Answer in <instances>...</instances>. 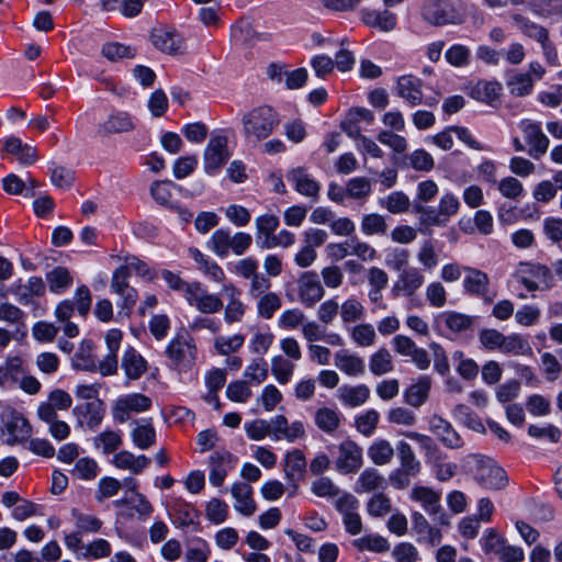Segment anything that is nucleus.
<instances>
[{
	"label": "nucleus",
	"instance_id": "c03bdc74",
	"mask_svg": "<svg viewBox=\"0 0 562 562\" xmlns=\"http://www.w3.org/2000/svg\"><path fill=\"white\" fill-rule=\"evenodd\" d=\"M396 448L404 474L406 476H416L420 472L422 465L412 447L406 441H400Z\"/></svg>",
	"mask_w": 562,
	"mask_h": 562
},
{
	"label": "nucleus",
	"instance_id": "58836bf2",
	"mask_svg": "<svg viewBox=\"0 0 562 562\" xmlns=\"http://www.w3.org/2000/svg\"><path fill=\"white\" fill-rule=\"evenodd\" d=\"M431 387V379L427 375L418 378L404 393L405 402L413 406H422L428 398Z\"/></svg>",
	"mask_w": 562,
	"mask_h": 562
},
{
	"label": "nucleus",
	"instance_id": "c9c22d12",
	"mask_svg": "<svg viewBox=\"0 0 562 562\" xmlns=\"http://www.w3.org/2000/svg\"><path fill=\"white\" fill-rule=\"evenodd\" d=\"M189 255L198 265V269L202 271L206 277L215 282L224 281L225 273L223 269L212 258L202 254L196 248H190Z\"/></svg>",
	"mask_w": 562,
	"mask_h": 562
},
{
	"label": "nucleus",
	"instance_id": "4468645a",
	"mask_svg": "<svg viewBox=\"0 0 562 562\" xmlns=\"http://www.w3.org/2000/svg\"><path fill=\"white\" fill-rule=\"evenodd\" d=\"M187 302L203 314H215L223 307V301L216 294L209 293L200 283L187 286Z\"/></svg>",
	"mask_w": 562,
	"mask_h": 562
},
{
	"label": "nucleus",
	"instance_id": "c85d7f7f",
	"mask_svg": "<svg viewBox=\"0 0 562 562\" xmlns=\"http://www.w3.org/2000/svg\"><path fill=\"white\" fill-rule=\"evenodd\" d=\"M126 483L130 485L131 491L133 492V495L130 497H123L121 499H116L114 502L115 507H122V506H130L132 509H134L139 517H148L154 512L153 505L147 501V498L136 492L137 483L135 480L130 479L126 480Z\"/></svg>",
	"mask_w": 562,
	"mask_h": 562
},
{
	"label": "nucleus",
	"instance_id": "423d86ee",
	"mask_svg": "<svg viewBox=\"0 0 562 562\" xmlns=\"http://www.w3.org/2000/svg\"><path fill=\"white\" fill-rule=\"evenodd\" d=\"M166 355L177 368H190L195 360L196 348L189 333L178 331L168 344Z\"/></svg>",
	"mask_w": 562,
	"mask_h": 562
},
{
	"label": "nucleus",
	"instance_id": "7ed1b4c3",
	"mask_svg": "<svg viewBox=\"0 0 562 562\" xmlns=\"http://www.w3.org/2000/svg\"><path fill=\"white\" fill-rule=\"evenodd\" d=\"M465 462L475 482L486 490H501L507 484L505 471L491 458L470 454Z\"/></svg>",
	"mask_w": 562,
	"mask_h": 562
},
{
	"label": "nucleus",
	"instance_id": "9b49d317",
	"mask_svg": "<svg viewBox=\"0 0 562 562\" xmlns=\"http://www.w3.org/2000/svg\"><path fill=\"white\" fill-rule=\"evenodd\" d=\"M363 464V451L352 440H345L338 445V454L335 468L341 474L357 473Z\"/></svg>",
	"mask_w": 562,
	"mask_h": 562
},
{
	"label": "nucleus",
	"instance_id": "2eb2a0df",
	"mask_svg": "<svg viewBox=\"0 0 562 562\" xmlns=\"http://www.w3.org/2000/svg\"><path fill=\"white\" fill-rule=\"evenodd\" d=\"M151 400L140 393H132L116 400L113 407L114 419L125 423L132 413H143L150 408Z\"/></svg>",
	"mask_w": 562,
	"mask_h": 562
},
{
	"label": "nucleus",
	"instance_id": "bb28decb",
	"mask_svg": "<svg viewBox=\"0 0 562 562\" xmlns=\"http://www.w3.org/2000/svg\"><path fill=\"white\" fill-rule=\"evenodd\" d=\"M11 291L21 304L27 305L33 297L44 295L46 284L41 277H30L25 283H14Z\"/></svg>",
	"mask_w": 562,
	"mask_h": 562
},
{
	"label": "nucleus",
	"instance_id": "cd10ccee",
	"mask_svg": "<svg viewBox=\"0 0 562 562\" xmlns=\"http://www.w3.org/2000/svg\"><path fill=\"white\" fill-rule=\"evenodd\" d=\"M121 367L127 381H136L147 371L148 363L133 347H128L121 359Z\"/></svg>",
	"mask_w": 562,
	"mask_h": 562
},
{
	"label": "nucleus",
	"instance_id": "338daca9",
	"mask_svg": "<svg viewBox=\"0 0 562 562\" xmlns=\"http://www.w3.org/2000/svg\"><path fill=\"white\" fill-rule=\"evenodd\" d=\"M95 446L101 448L103 453L114 452L122 445V435L120 431L105 430L99 434L94 439Z\"/></svg>",
	"mask_w": 562,
	"mask_h": 562
},
{
	"label": "nucleus",
	"instance_id": "473e14b6",
	"mask_svg": "<svg viewBox=\"0 0 562 562\" xmlns=\"http://www.w3.org/2000/svg\"><path fill=\"white\" fill-rule=\"evenodd\" d=\"M288 180L295 190L306 196L317 198L319 184L303 168H296L289 172Z\"/></svg>",
	"mask_w": 562,
	"mask_h": 562
},
{
	"label": "nucleus",
	"instance_id": "6ab92c4d",
	"mask_svg": "<svg viewBox=\"0 0 562 562\" xmlns=\"http://www.w3.org/2000/svg\"><path fill=\"white\" fill-rule=\"evenodd\" d=\"M431 432L440 440V442L449 449H460L463 440L453 426L439 415H434L429 420Z\"/></svg>",
	"mask_w": 562,
	"mask_h": 562
},
{
	"label": "nucleus",
	"instance_id": "7c9ffc66",
	"mask_svg": "<svg viewBox=\"0 0 562 562\" xmlns=\"http://www.w3.org/2000/svg\"><path fill=\"white\" fill-rule=\"evenodd\" d=\"M335 367L349 376H358L364 372V361L356 353H351L346 349L335 352Z\"/></svg>",
	"mask_w": 562,
	"mask_h": 562
},
{
	"label": "nucleus",
	"instance_id": "5701e85b",
	"mask_svg": "<svg viewBox=\"0 0 562 562\" xmlns=\"http://www.w3.org/2000/svg\"><path fill=\"white\" fill-rule=\"evenodd\" d=\"M252 493V487L246 482H235L231 487V494L235 501L234 508L243 516H251L257 510Z\"/></svg>",
	"mask_w": 562,
	"mask_h": 562
},
{
	"label": "nucleus",
	"instance_id": "e433bc0d",
	"mask_svg": "<svg viewBox=\"0 0 562 562\" xmlns=\"http://www.w3.org/2000/svg\"><path fill=\"white\" fill-rule=\"evenodd\" d=\"M306 471V458L300 449H292L284 456L283 472L289 481L303 477Z\"/></svg>",
	"mask_w": 562,
	"mask_h": 562
},
{
	"label": "nucleus",
	"instance_id": "2f4dec72",
	"mask_svg": "<svg viewBox=\"0 0 562 562\" xmlns=\"http://www.w3.org/2000/svg\"><path fill=\"white\" fill-rule=\"evenodd\" d=\"M361 21L367 26L378 29L382 32H390L396 26V15L389 10H362Z\"/></svg>",
	"mask_w": 562,
	"mask_h": 562
},
{
	"label": "nucleus",
	"instance_id": "e2e57ef3",
	"mask_svg": "<svg viewBox=\"0 0 562 562\" xmlns=\"http://www.w3.org/2000/svg\"><path fill=\"white\" fill-rule=\"evenodd\" d=\"M271 371L280 384H286L293 375L294 364L281 356H276L271 360Z\"/></svg>",
	"mask_w": 562,
	"mask_h": 562
},
{
	"label": "nucleus",
	"instance_id": "72a5a7b5",
	"mask_svg": "<svg viewBox=\"0 0 562 562\" xmlns=\"http://www.w3.org/2000/svg\"><path fill=\"white\" fill-rule=\"evenodd\" d=\"M112 463L117 469L128 470L134 474H139L149 465L150 460L144 454L134 456L127 450H122L113 456Z\"/></svg>",
	"mask_w": 562,
	"mask_h": 562
},
{
	"label": "nucleus",
	"instance_id": "13d9d810",
	"mask_svg": "<svg viewBox=\"0 0 562 562\" xmlns=\"http://www.w3.org/2000/svg\"><path fill=\"white\" fill-rule=\"evenodd\" d=\"M211 555L210 544L202 538H195L186 550L187 562H207Z\"/></svg>",
	"mask_w": 562,
	"mask_h": 562
},
{
	"label": "nucleus",
	"instance_id": "bf43d9fd",
	"mask_svg": "<svg viewBox=\"0 0 562 562\" xmlns=\"http://www.w3.org/2000/svg\"><path fill=\"white\" fill-rule=\"evenodd\" d=\"M280 296L274 292H268L258 297L257 312L265 319H270L274 313L281 307Z\"/></svg>",
	"mask_w": 562,
	"mask_h": 562
},
{
	"label": "nucleus",
	"instance_id": "9d476101",
	"mask_svg": "<svg viewBox=\"0 0 562 562\" xmlns=\"http://www.w3.org/2000/svg\"><path fill=\"white\" fill-rule=\"evenodd\" d=\"M128 272L126 268H116L112 274L110 289L113 293L120 296L116 302L117 306L130 314L135 306L138 294L137 291L128 283Z\"/></svg>",
	"mask_w": 562,
	"mask_h": 562
},
{
	"label": "nucleus",
	"instance_id": "393cba45",
	"mask_svg": "<svg viewBox=\"0 0 562 562\" xmlns=\"http://www.w3.org/2000/svg\"><path fill=\"white\" fill-rule=\"evenodd\" d=\"M223 293L228 299L224 312V319L227 324L240 322L245 315L246 306L240 301V290L237 289L233 283L223 284Z\"/></svg>",
	"mask_w": 562,
	"mask_h": 562
},
{
	"label": "nucleus",
	"instance_id": "dca6fc26",
	"mask_svg": "<svg viewBox=\"0 0 562 562\" xmlns=\"http://www.w3.org/2000/svg\"><path fill=\"white\" fill-rule=\"evenodd\" d=\"M237 462L227 450H216L210 457L207 465L210 469L209 481L212 485L220 487L223 485L227 474L232 471Z\"/></svg>",
	"mask_w": 562,
	"mask_h": 562
},
{
	"label": "nucleus",
	"instance_id": "aec40b11",
	"mask_svg": "<svg viewBox=\"0 0 562 562\" xmlns=\"http://www.w3.org/2000/svg\"><path fill=\"white\" fill-rule=\"evenodd\" d=\"M425 277L416 267H409L400 272L394 282L393 292L395 295L413 296L424 284Z\"/></svg>",
	"mask_w": 562,
	"mask_h": 562
},
{
	"label": "nucleus",
	"instance_id": "f704fd0d",
	"mask_svg": "<svg viewBox=\"0 0 562 562\" xmlns=\"http://www.w3.org/2000/svg\"><path fill=\"white\" fill-rule=\"evenodd\" d=\"M339 401L348 407H358L363 405L370 397V389L366 384L342 385L338 389Z\"/></svg>",
	"mask_w": 562,
	"mask_h": 562
},
{
	"label": "nucleus",
	"instance_id": "39448f33",
	"mask_svg": "<svg viewBox=\"0 0 562 562\" xmlns=\"http://www.w3.org/2000/svg\"><path fill=\"white\" fill-rule=\"evenodd\" d=\"M463 273L462 288L467 295L481 299L486 304H491L495 300L496 292L491 290V280L486 272L464 266Z\"/></svg>",
	"mask_w": 562,
	"mask_h": 562
},
{
	"label": "nucleus",
	"instance_id": "69168bd1",
	"mask_svg": "<svg viewBox=\"0 0 562 562\" xmlns=\"http://www.w3.org/2000/svg\"><path fill=\"white\" fill-rule=\"evenodd\" d=\"M386 229L384 216L378 213L367 214L361 220V231L364 235H384Z\"/></svg>",
	"mask_w": 562,
	"mask_h": 562
},
{
	"label": "nucleus",
	"instance_id": "3c124183",
	"mask_svg": "<svg viewBox=\"0 0 562 562\" xmlns=\"http://www.w3.org/2000/svg\"><path fill=\"white\" fill-rule=\"evenodd\" d=\"M369 369L374 375H383L392 372L394 364L391 352L385 348L376 350L370 357Z\"/></svg>",
	"mask_w": 562,
	"mask_h": 562
},
{
	"label": "nucleus",
	"instance_id": "49530a36",
	"mask_svg": "<svg viewBox=\"0 0 562 562\" xmlns=\"http://www.w3.org/2000/svg\"><path fill=\"white\" fill-rule=\"evenodd\" d=\"M513 21L526 36L535 40L539 44L549 38V32L546 27L532 22L521 14H514Z\"/></svg>",
	"mask_w": 562,
	"mask_h": 562
},
{
	"label": "nucleus",
	"instance_id": "6e6552de",
	"mask_svg": "<svg viewBox=\"0 0 562 562\" xmlns=\"http://www.w3.org/2000/svg\"><path fill=\"white\" fill-rule=\"evenodd\" d=\"M411 498L422 505L424 510L439 525H449L447 514L440 504L441 495L427 486H415L412 490Z\"/></svg>",
	"mask_w": 562,
	"mask_h": 562
},
{
	"label": "nucleus",
	"instance_id": "6e6d98bb",
	"mask_svg": "<svg viewBox=\"0 0 562 562\" xmlns=\"http://www.w3.org/2000/svg\"><path fill=\"white\" fill-rule=\"evenodd\" d=\"M352 546L359 551L386 552L390 549L389 541L380 535H367L355 539Z\"/></svg>",
	"mask_w": 562,
	"mask_h": 562
},
{
	"label": "nucleus",
	"instance_id": "f257e3e1",
	"mask_svg": "<svg viewBox=\"0 0 562 562\" xmlns=\"http://www.w3.org/2000/svg\"><path fill=\"white\" fill-rule=\"evenodd\" d=\"M241 123L246 140L258 144L273 133L280 119L273 108L260 105L246 112L241 117Z\"/></svg>",
	"mask_w": 562,
	"mask_h": 562
},
{
	"label": "nucleus",
	"instance_id": "b1692460",
	"mask_svg": "<svg viewBox=\"0 0 562 562\" xmlns=\"http://www.w3.org/2000/svg\"><path fill=\"white\" fill-rule=\"evenodd\" d=\"M2 150L15 155L18 160L23 166L33 165L37 158V150L30 144H23L19 137L10 136L0 142Z\"/></svg>",
	"mask_w": 562,
	"mask_h": 562
},
{
	"label": "nucleus",
	"instance_id": "c756f323",
	"mask_svg": "<svg viewBox=\"0 0 562 562\" xmlns=\"http://www.w3.org/2000/svg\"><path fill=\"white\" fill-rule=\"evenodd\" d=\"M134 130L132 116L127 112H114L101 123L98 133L102 136L110 134L127 133Z\"/></svg>",
	"mask_w": 562,
	"mask_h": 562
},
{
	"label": "nucleus",
	"instance_id": "774afa93",
	"mask_svg": "<svg viewBox=\"0 0 562 562\" xmlns=\"http://www.w3.org/2000/svg\"><path fill=\"white\" fill-rule=\"evenodd\" d=\"M311 491L317 497L334 498L339 496L340 490L330 477L321 476L312 482Z\"/></svg>",
	"mask_w": 562,
	"mask_h": 562
},
{
	"label": "nucleus",
	"instance_id": "f3484780",
	"mask_svg": "<svg viewBox=\"0 0 562 562\" xmlns=\"http://www.w3.org/2000/svg\"><path fill=\"white\" fill-rule=\"evenodd\" d=\"M151 41L156 48L169 55H180L186 52L183 37L171 29L155 30L151 34Z\"/></svg>",
	"mask_w": 562,
	"mask_h": 562
},
{
	"label": "nucleus",
	"instance_id": "1a4fd4ad",
	"mask_svg": "<svg viewBox=\"0 0 562 562\" xmlns=\"http://www.w3.org/2000/svg\"><path fill=\"white\" fill-rule=\"evenodd\" d=\"M92 295L87 285H80L75 292V301L64 300L55 308V316L59 322H67L74 315L75 310L82 317H86L90 311Z\"/></svg>",
	"mask_w": 562,
	"mask_h": 562
},
{
	"label": "nucleus",
	"instance_id": "4be33fe9",
	"mask_svg": "<svg viewBox=\"0 0 562 562\" xmlns=\"http://www.w3.org/2000/svg\"><path fill=\"white\" fill-rule=\"evenodd\" d=\"M423 81L412 75H404L397 79L396 93L404 99L411 106L423 103Z\"/></svg>",
	"mask_w": 562,
	"mask_h": 562
},
{
	"label": "nucleus",
	"instance_id": "0eeeda50",
	"mask_svg": "<svg viewBox=\"0 0 562 562\" xmlns=\"http://www.w3.org/2000/svg\"><path fill=\"white\" fill-rule=\"evenodd\" d=\"M227 144V137L223 135L210 138L203 154V168L207 175L217 173L231 158Z\"/></svg>",
	"mask_w": 562,
	"mask_h": 562
},
{
	"label": "nucleus",
	"instance_id": "20e7f679",
	"mask_svg": "<svg viewBox=\"0 0 562 562\" xmlns=\"http://www.w3.org/2000/svg\"><path fill=\"white\" fill-rule=\"evenodd\" d=\"M514 278L529 292L550 290L554 285L551 269L540 263L520 262L515 270Z\"/></svg>",
	"mask_w": 562,
	"mask_h": 562
},
{
	"label": "nucleus",
	"instance_id": "412c9836",
	"mask_svg": "<svg viewBox=\"0 0 562 562\" xmlns=\"http://www.w3.org/2000/svg\"><path fill=\"white\" fill-rule=\"evenodd\" d=\"M122 331L119 329H110L105 335V344L108 353L99 363V371L103 376L113 375L117 371V350L122 341Z\"/></svg>",
	"mask_w": 562,
	"mask_h": 562
},
{
	"label": "nucleus",
	"instance_id": "ddd939ff",
	"mask_svg": "<svg viewBox=\"0 0 562 562\" xmlns=\"http://www.w3.org/2000/svg\"><path fill=\"white\" fill-rule=\"evenodd\" d=\"M297 295L305 307H313L324 297L325 289L316 272L305 271L299 277Z\"/></svg>",
	"mask_w": 562,
	"mask_h": 562
},
{
	"label": "nucleus",
	"instance_id": "a19ab883",
	"mask_svg": "<svg viewBox=\"0 0 562 562\" xmlns=\"http://www.w3.org/2000/svg\"><path fill=\"white\" fill-rule=\"evenodd\" d=\"M385 479L376 469L367 468L361 472L355 483V492L358 494L370 493L383 488Z\"/></svg>",
	"mask_w": 562,
	"mask_h": 562
},
{
	"label": "nucleus",
	"instance_id": "a211bd4d",
	"mask_svg": "<svg viewBox=\"0 0 562 562\" xmlns=\"http://www.w3.org/2000/svg\"><path fill=\"white\" fill-rule=\"evenodd\" d=\"M3 428L8 434L7 442L9 445L21 443L31 436V425L27 419L14 411L5 415Z\"/></svg>",
	"mask_w": 562,
	"mask_h": 562
},
{
	"label": "nucleus",
	"instance_id": "864d4df0",
	"mask_svg": "<svg viewBox=\"0 0 562 562\" xmlns=\"http://www.w3.org/2000/svg\"><path fill=\"white\" fill-rule=\"evenodd\" d=\"M381 207L392 214H402L408 211L411 206L409 198L402 191H394L379 200Z\"/></svg>",
	"mask_w": 562,
	"mask_h": 562
},
{
	"label": "nucleus",
	"instance_id": "37998d69",
	"mask_svg": "<svg viewBox=\"0 0 562 562\" xmlns=\"http://www.w3.org/2000/svg\"><path fill=\"white\" fill-rule=\"evenodd\" d=\"M232 236L228 228H218L212 233L206 246L217 257L225 258L232 251Z\"/></svg>",
	"mask_w": 562,
	"mask_h": 562
},
{
	"label": "nucleus",
	"instance_id": "a18cd8bd",
	"mask_svg": "<svg viewBox=\"0 0 562 562\" xmlns=\"http://www.w3.org/2000/svg\"><path fill=\"white\" fill-rule=\"evenodd\" d=\"M499 91L498 82L481 80L471 88L470 95L477 101L493 104L497 100Z\"/></svg>",
	"mask_w": 562,
	"mask_h": 562
},
{
	"label": "nucleus",
	"instance_id": "0e129e2a",
	"mask_svg": "<svg viewBox=\"0 0 562 562\" xmlns=\"http://www.w3.org/2000/svg\"><path fill=\"white\" fill-rule=\"evenodd\" d=\"M247 382L261 384L268 378V363L262 358L252 359L244 372Z\"/></svg>",
	"mask_w": 562,
	"mask_h": 562
},
{
	"label": "nucleus",
	"instance_id": "a878e982",
	"mask_svg": "<svg viewBox=\"0 0 562 562\" xmlns=\"http://www.w3.org/2000/svg\"><path fill=\"white\" fill-rule=\"evenodd\" d=\"M80 425H85L90 429L98 427L104 415V405L100 400L90 401L83 404H79L74 408Z\"/></svg>",
	"mask_w": 562,
	"mask_h": 562
},
{
	"label": "nucleus",
	"instance_id": "603ef678",
	"mask_svg": "<svg viewBox=\"0 0 562 562\" xmlns=\"http://www.w3.org/2000/svg\"><path fill=\"white\" fill-rule=\"evenodd\" d=\"M368 457L376 465L387 464L394 457V449L390 441L378 439L368 448Z\"/></svg>",
	"mask_w": 562,
	"mask_h": 562
},
{
	"label": "nucleus",
	"instance_id": "4c0bfd02",
	"mask_svg": "<svg viewBox=\"0 0 562 562\" xmlns=\"http://www.w3.org/2000/svg\"><path fill=\"white\" fill-rule=\"evenodd\" d=\"M499 352L508 356H530L532 347L524 335L513 333L504 335Z\"/></svg>",
	"mask_w": 562,
	"mask_h": 562
},
{
	"label": "nucleus",
	"instance_id": "09e8293b",
	"mask_svg": "<svg viewBox=\"0 0 562 562\" xmlns=\"http://www.w3.org/2000/svg\"><path fill=\"white\" fill-rule=\"evenodd\" d=\"M132 440L134 445L139 449H148L156 441V431L148 420H142L137 423L136 427L132 430Z\"/></svg>",
	"mask_w": 562,
	"mask_h": 562
},
{
	"label": "nucleus",
	"instance_id": "4d7b16f0",
	"mask_svg": "<svg viewBox=\"0 0 562 562\" xmlns=\"http://www.w3.org/2000/svg\"><path fill=\"white\" fill-rule=\"evenodd\" d=\"M445 58L453 67H468L471 61V49L463 44H453L446 50Z\"/></svg>",
	"mask_w": 562,
	"mask_h": 562
},
{
	"label": "nucleus",
	"instance_id": "de8ad7c7",
	"mask_svg": "<svg viewBox=\"0 0 562 562\" xmlns=\"http://www.w3.org/2000/svg\"><path fill=\"white\" fill-rule=\"evenodd\" d=\"M364 306L356 296H349L339 305V314L344 324H351L364 317Z\"/></svg>",
	"mask_w": 562,
	"mask_h": 562
},
{
	"label": "nucleus",
	"instance_id": "f8f14e48",
	"mask_svg": "<svg viewBox=\"0 0 562 562\" xmlns=\"http://www.w3.org/2000/svg\"><path fill=\"white\" fill-rule=\"evenodd\" d=\"M518 126L529 146L528 154L535 159H540L547 153L550 144L548 136L541 128V124L525 119L519 122Z\"/></svg>",
	"mask_w": 562,
	"mask_h": 562
},
{
	"label": "nucleus",
	"instance_id": "f03ea898",
	"mask_svg": "<svg viewBox=\"0 0 562 562\" xmlns=\"http://www.w3.org/2000/svg\"><path fill=\"white\" fill-rule=\"evenodd\" d=\"M420 15L432 26L459 25L465 20L460 0H424Z\"/></svg>",
	"mask_w": 562,
	"mask_h": 562
},
{
	"label": "nucleus",
	"instance_id": "79ce46f5",
	"mask_svg": "<svg viewBox=\"0 0 562 562\" xmlns=\"http://www.w3.org/2000/svg\"><path fill=\"white\" fill-rule=\"evenodd\" d=\"M506 85L513 95L525 97L533 90V78L530 74L514 70L508 75Z\"/></svg>",
	"mask_w": 562,
	"mask_h": 562
},
{
	"label": "nucleus",
	"instance_id": "052dcab7",
	"mask_svg": "<svg viewBox=\"0 0 562 562\" xmlns=\"http://www.w3.org/2000/svg\"><path fill=\"white\" fill-rule=\"evenodd\" d=\"M71 517L78 531L82 532H98L102 527V521L89 514H83L77 508L71 509Z\"/></svg>",
	"mask_w": 562,
	"mask_h": 562
},
{
	"label": "nucleus",
	"instance_id": "5fc2aeb1",
	"mask_svg": "<svg viewBox=\"0 0 562 562\" xmlns=\"http://www.w3.org/2000/svg\"><path fill=\"white\" fill-rule=\"evenodd\" d=\"M351 340L358 347H371L375 344L376 333L372 324L361 323L349 330Z\"/></svg>",
	"mask_w": 562,
	"mask_h": 562
},
{
	"label": "nucleus",
	"instance_id": "8fccbe9b",
	"mask_svg": "<svg viewBox=\"0 0 562 562\" xmlns=\"http://www.w3.org/2000/svg\"><path fill=\"white\" fill-rule=\"evenodd\" d=\"M315 425L326 434H333L340 425V415L336 409L321 407L314 415Z\"/></svg>",
	"mask_w": 562,
	"mask_h": 562
},
{
	"label": "nucleus",
	"instance_id": "ea45409f",
	"mask_svg": "<svg viewBox=\"0 0 562 562\" xmlns=\"http://www.w3.org/2000/svg\"><path fill=\"white\" fill-rule=\"evenodd\" d=\"M48 289L54 294L65 293L74 283V278L65 267H55L46 273Z\"/></svg>",
	"mask_w": 562,
	"mask_h": 562
},
{
	"label": "nucleus",
	"instance_id": "680f3d73",
	"mask_svg": "<svg viewBox=\"0 0 562 562\" xmlns=\"http://www.w3.org/2000/svg\"><path fill=\"white\" fill-rule=\"evenodd\" d=\"M245 342V336L236 334L233 336H218L214 340L215 350L222 356H228L239 350Z\"/></svg>",
	"mask_w": 562,
	"mask_h": 562
}]
</instances>
